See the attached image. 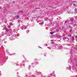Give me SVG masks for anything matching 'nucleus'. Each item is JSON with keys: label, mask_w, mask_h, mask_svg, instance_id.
<instances>
[{"label": "nucleus", "mask_w": 77, "mask_h": 77, "mask_svg": "<svg viewBox=\"0 0 77 77\" xmlns=\"http://www.w3.org/2000/svg\"><path fill=\"white\" fill-rule=\"evenodd\" d=\"M30 66H29L28 67V69H29V70H30Z\"/></svg>", "instance_id": "obj_12"}, {"label": "nucleus", "mask_w": 77, "mask_h": 77, "mask_svg": "<svg viewBox=\"0 0 77 77\" xmlns=\"http://www.w3.org/2000/svg\"><path fill=\"white\" fill-rule=\"evenodd\" d=\"M66 39V38H65V37L63 38V40H65V39Z\"/></svg>", "instance_id": "obj_10"}, {"label": "nucleus", "mask_w": 77, "mask_h": 77, "mask_svg": "<svg viewBox=\"0 0 77 77\" xmlns=\"http://www.w3.org/2000/svg\"><path fill=\"white\" fill-rule=\"evenodd\" d=\"M0 73H1V71H0Z\"/></svg>", "instance_id": "obj_36"}, {"label": "nucleus", "mask_w": 77, "mask_h": 77, "mask_svg": "<svg viewBox=\"0 0 77 77\" xmlns=\"http://www.w3.org/2000/svg\"><path fill=\"white\" fill-rule=\"evenodd\" d=\"M2 75V74H0V75Z\"/></svg>", "instance_id": "obj_32"}, {"label": "nucleus", "mask_w": 77, "mask_h": 77, "mask_svg": "<svg viewBox=\"0 0 77 77\" xmlns=\"http://www.w3.org/2000/svg\"><path fill=\"white\" fill-rule=\"evenodd\" d=\"M60 12H62V10H60Z\"/></svg>", "instance_id": "obj_23"}, {"label": "nucleus", "mask_w": 77, "mask_h": 77, "mask_svg": "<svg viewBox=\"0 0 77 77\" xmlns=\"http://www.w3.org/2000/svg\"><path fill=\"white\" fill-rule=\"evenodd\" d=\"M3 30H5V28L3 29Z\"/></svg>", "instance_id": "obj_29"}, {"label": "nucleus", "mask_w": 77, "mask_h": 77, "mask_svg": "<svg viewBox=\"0 0 77 77\" xmlns=\"http://www.w3.org/2000/svg\"><path fill=\"white\" fill-rule=\"evenodd\" d=\"M48 48L49 49H50V50H51V48L50 47H48Z\"/></svg>", "instance_id": "obj_14"}, {"label": "nucleus", "mask_w": 77, "mask_h": 77, "mask_svg": "<svg viewBox=\"0 0 77 77\" xmlns=\"http://www.w3.org/2000/svg\"><path fill=\"white\" fill-rule=\"evenodd\" d=\"M8 28H10V27H11V26H8Z\"/></svg>", "instance_id": "obj_19"}, {"label": "nucleus", "mask_w": 77, "mask_h": 77, "mask_svg": "<svg viewBox=\"0 0 77 77\" xmlns=\"http://www.w3.org/2000/svg\"><path fill=\"white\" fill-rule=\"evenodd\" d=\"M41 24H43V23H41Z\"/></svg>", "instance_id": "obj_34"}, {"label": "nucleus", "mask_w": 77, "mask_h": 77, "mask_svg": "<svg viewBox=\"0 0 77 77\" xmlns=\"http://www.w3.org/2000/svg\"><path fill=\"white\" fill-rule=\"evenodd\" d=\"M65 23H67V21H65Z\"/></svg>", "instance_id": "obj_20"}, {"label": "nucleus", "mask_w": 77, "mask_h": 77, "mask_svg": "<svg viewBox=\"0 0 77 77\" xmlns=\"http://www.w3.org/2000/svg\"><path fill=\"white\" fill-rule=\"evenodd\" d=\"M9 24L10 26H12V25H13V24L12 23H9Z\"/></svg>", "instance_id": "obj_7"}, {"label": "nucleus", "mask_w": 77, "mask_h": 77, "mask_svg": "<svg viewBox=\"0 0 77 77\" xmlns=\"http://www.w3.org/2000/svg\"><path fill=\"white\" fill-rule=\"evenodd\" d=\"M21 29H22V30H24V26H21Z\"/></svg>", "instance_id": "obj_6"}, {"label": "nucleus", "mask_w": 77, "mask_h": 77, "mask_svg": "<svg viewBox=\"0 0 77 77\" xmlns=\"http://www.w3.org/2000/svg\"><path fill=\"white\" fill-rule=\"evenodd\" d=\"M60 9H59V10H59V11H60Z\"/></svg>", "instance_id": "obj_31"}, {"label": "nucleus", "mask_w": 77, "mask_h": 77, "mask_svg": "<svg viewBox=\"0 0 77 77\" xmlns=\"http://www.w3.org/2000/svg\"><path fill=\"white\" fill-rule=\"evenodd\" d=\"M57 11H58V10H57Z\"/></svg>", "instance_id": "obj_40"}, {"label": "nucleus", "mask_w": 77, "mask_h": 77, "mask_svg": "<svg viewBox=\"0 0 77 77\" xmlns=\"http://www.w3.org/2000/svg\"><path fill=\"white\" fill-rule=\"evenodd\" d=\"M2 35H0V38H1V37H2Z\"/></svg>", "instance_id": "obj_25"}, {"label": "nucleus", "mask_w": 77, "mask_h": 77, "mask_svg": "<svg viewBox=\"0 0 77 77\" xmlns=\"http://www.w3.org/2000/svg\"><path fill=\"white\" fill-rule=\"evenodd\" d=\"M24 62V61H23V62Z\"/></svg>", "instance_id": "obj_38"}, {"label": "nucleus", "mask_w": 77, "mask_h": 77, "mask_svg": "<svg viewBox=\"0 0 77 77\" xmlns=\"http://www.w3.org/2000/svg\"><path fill=\"white\" fill-rule=\"evenodd\" d=\"M45 20L48 21V18L47 17L45 19Z\"/></svg>", "instance_id": "obj_8"}, {"label": "nucleus", "mask_w": 77, "mask_h": 77, "mask_svg": "<svg viewBox=\"0 0 77 77\" xmlns=\"http://www.w3.org/2000/svg\"><path fill=\"white\" fill-rule=\"evenodd\" d=\"M51 44H53V42H51Z\"/></svg>", "instance_id": "obj_27"}, {"label": "nucleus", "mask_w": 77, "mask_h": 77, "mask_svg": "<svg viewBox=\"0 0 77 77\" xmlns=\"http://www.w3.org/2000/svg\"><path fill=\"white\" fill-rule=\"evenodd\" d=\"M72 41H74L75 39H74V37L72 36Z\"/></svg>", "instance_id": "obj_5"}, {"label": "nucleus", "mask_w": 77, "mask_h": 77, "mask_svg": "<svg viewBox=\"0 0 77 77\" xmlns=\"http://www.w3.org/2000/svg\"><path fill=\"white\" fill-rule=\"evenodd\" d=\"M44 55L45 56H46V54H45V55Z\"/></svg>", "instance_id": "obj_26"}, {"label": "nucleus", "mask_w": 77, "mask_h": 77, "mask_svg": "<svg viewBox=\"0 0 77 77\" xmlns=\"http://www.w3.org/2000/svg\"><path fill=\"white\" fill-rule=\"evenodd\" d=\"M70 27V26H69V27Z\"/></svg>", "instance_id": "obj_33"}, {"label": "nucleus", "mask_w": 77, "mask_h": 77, "mask_svg": "<svg viewBox=\"0 0 77 77\" xmlns=\"http://www.w3.org/2000/svg\"><path fill=\"white\" fill-rule=\"evenodd\" d=\"M72 66V67H74V66Z\"/></svg>", "instance_id": "obj_39"}, {"label": "nucleus", "mask_w": 77, "mask_h": 77, "mask_svg": "<svg viewBox=\"0 0 77 77\" xmlns=\"http://www.w3.org/2000/svg\"><path fill=\"white\" fill-rule=\"evenodd\" d=\"M50 34H51V35H53V33H53V32H50Z\"/></svg>", "instance_id": "obj_11"}, {"label": "nucleus", "mask_w": 77, "mask_h": 77, "mask_svg": "<svg viewBox=\"0 0 77 77\" xmlns=\"http://www.w3.org/2000/svg\"><path fill=\"white\" fill-rule=\"evenodd\" d=\"M5 30L6 32H9V29H8L7 28H6Z\"/></svg>", "instance_id": "obj_3"}, {"label": "nucleus", "mask_w": 77, "mask_h": 77, "mask_svg": "<svg viewBox=\"0 0 77 77\" xmlns=\"http://www.w3.org/2000/svg\"><path fill=\"white\" fill-rule=\"evenodd\" d=\"M29 32V30H26V33H28Z\"/></svg>", "instance_id": "obj_13"}, {"label": "nucleus", "mask_w": 77, "mask_h": 77, "mask_svg": "<svg viewBox=\"0 0 77 77\" xmlns=\"http://www.w3.org/2000/svg\"><path fill=\"white\" fill-rule=\"evenodd\" d=\"M74 36H75V38H77V36L75 35H74Z\"/></svg>", "instance_id": "obj_15"}, {"label": "nucleus", "mask_w": 77, "mask_h": 77, "mask_svg": "<svg viewBox=\"0 0 77 77\" xmlns=\"http://www.w3.org/2000/svg\"><path fill=\"white\" fill-rule=\"evenodd\" d=\"M7 33H8V32L6 31H5V33L3 32L2 33L3 35H2V36H4V35H5L6 34H7Z\"/></svg>", "instance_id": "obj_1"}, {"label": "nucleus", "mask_w": 77, "mask_h": 77, "mask_svg": "<svg viewBox=\"0 0 77 77\" xmlns=\"http://www.w3.org/2000/svg\"><path fill=\"white\" fill-rule=\"evenodd\" d=\"M18 64H16V65H17V66H18Z\"/></svg>", "instance_id": "obj_22"}, {"label": "nucleus", "mask_w": 77, "mask_h": 77, "mask_svg": "<svg viewBox=\"0 0 77 77\" xmlns=\"http://www.w3.org/2000/svg\"><path fill=\"white\" fill-rule=\"evenodd\" d=\"M15 54V53H13L12 54V55H14Z\"/></svg>", "instance_id": "obj_21"}, {"label": "nucleus", "mask_w": 77, "mask_h": 77, "mask_svg": "<svg viewBox=\"0 0 77 77\" xmlns=\"http://www.w3.org/2000/svg\"><path fill=\"white\" fill-rule=\"evenodd\" d=\"M75 49H77V48H75Z\"/></svg>", "instance_id": "obj_35"}, {"label": "nucleus", "mask_w": 77, "mask_h": 77, "mask_svg": "<svg viewBox=\"0 0 77 77\" xmlns=\"http://www.w3.org/2000/svg\"><path fill=\"white\" fill-rule=\"evenodd\" d=\"M66 45H68V44H67Z\"/></svg>", "instance_id": "obj_28"}, {"label": "nucleus", "mask_w": 77, "mask_h": 77, "mask_svg": "<svg viewBox=\"0 0 77 77\" xmlns=\"http://www.w3.org/2000/svg\"><path fill=\"white\" fill-rule=\"evenodd\" d=\"M76 77H77V75H76Z\"/></svg>", "instance_id": "obj_37"}, {"label": "nucleus", "mask_w": 77, "mask_h": 77, "mask_svg": "<svg viewBox=\"0 0 77 77\" xmlns=\"http://www.w3.org/2000/svg\"><path fill=\"white\" fill-rule=\"evenodd\" d=\"M19 16H17V18H19Z\"/></svg>", "instance_id": "obj_17"}, {"label": "nucleus", "mask_w": 77, "mask_h": 77, "mask_svg": "<svg viewBox=\"0 0 77 77\" xmlns=\"http://www.w3.org/2000/svg\"><path fill=\"white\" fill-rule=\"evenodd\" d=\"M26 28H27V26H24V29H26Z\"/></svg>", "instance_id": "obj_9"}, {"label": "nucleus", "mask_w": 77, "mask_h": 77, "mask_svg": "<svg viewBox=\"0 0 77 77\" xmlns=\"http://www.w3.org/2000/svg\"><path fill=\"white\" fill-rule=\"evenodd\" d=\"M51 42H52V41H54V40H51Z\"/></svg>", "instance_id": "obj_18"}, {"label": "nucleus", "mask_w": 77, "mask_h": 77, "mask_svg": "<svg viewBox=\"0 0 77 77\" xmlns=\"http://www.w3.org/2000/svg\"><path fill=\"white\" fill-rule=\"evenodd\" d=\"M69 70H70V69H71V67H69Z\"/></svg>", "instance_id": "obj_16"}, {"label": "nucleus", "mask_w": 77, "mask_h": 77, "mask_svg": "<svg viewBox=\"0 0 77 77\" xmlns=\"http://www.w3.org/2000/svg\"><path fill=\"white\" fill-rule=\"evenodd\" d=\"M37 60V59H35V60Z\"/></svg>", "instance_id": "obj_24"}, {"label": "nucleus", "mask_w": 77, "mask_h": 77, "mask_svg": "<svg viewBox=\"0 0 77 77\" xmlns=\"http://www.w3.org/2000/svg\"><path fill=\"white\" fill-rule=\"evenodd\" d=\"M57 37L58 38H61V36H60V35H58L57 36Z\"/></svg>", "instance_id": "obj_2"}, {"label": "nucleus", "mask_w": 77, "mask_h": 77, "mask_svg": "<svg viewBox=\"0 0 77 77\" xmlns=\"http://www.w3.org/2000/svg\"><path fill=\"white\" fill-rule=\"evenodd\" d=\"M45 45H46V46H47V44H46Z\"/></svg>", "instance_id": "obj_30"}, {"label": "nucleus", "mask_w": 77, "mask_h": 77, "mask_svg": "<svg viewBox=\"0 0 77 77\" xmlns=\"http://www.w3.org/2000/svg\"><path fill=\"white\" fill-rule=\"evenodd\" d=\"M70 20L71 21H73V20H74V19L73 18H70Z\"/></svg>", "instance_id": "obj_4"}]
</instances>
